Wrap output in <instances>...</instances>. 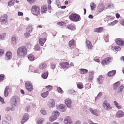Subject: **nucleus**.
<instances>
[{"label":"nucleus","instance_id":"obj_1","mask_svg":"<svg viewBox=\"0 0 124 124\" xmlns=\"http://www.w3.org/2000/svg\"><path fill=\"white\" fill-rule=\"evenodd\" d=\"M27 54L26 48L24 46L19 47L17 50V54L18 57H24Z\"/></svg>","mask_w":124,"mask_h":124},{"label":"nucleus","instance_id":"obj_2","mask_svg":"<svg viewBox=\"0 0 124 124\" xmlns=\"http://www.w3.org/2000/svg\"><path fill=\"white\" fill-rule=\"evenodd\" d=\"M31 13L34 15L38 16L40 13L39 7L36 5H34L31 8Z\"/></svg>","mask_w":124,"mask_h":124},{"label":"nucleus","instance_id":"obj_3","mask_svg":"<svg viewBox=\"0 0 124 124\" xmlns=\"http://www.w3.org/2000/svg\"><path fill=\"white\" fill-rule=\"evenodd\" d=\"M69 19L71 21L76 22L81 20L80 16L76 14L72 13L69 16Z\"/></svg>","mask_w":124,"mask_h":124},{"label":"nucleus","instance_id":"obj_4","mask_svg":"<svg viewBox=\"0 0 124 124\" xmlns=\"http://www.w3.org/2000/svg\"><path fill=\"white\" fill-rule=\"evenodd\" d=\"M113 60V58L111 57L106 58L103 59L102 62L101 64L104 65L108 64L110 62H111Z\"/></svg>","mask_w":124,"mask_h":124},{"label":"nucleus","instance_id":"obj_5","mask_svg":"<svg viewBox=\"0 0 124 124\" xmlns=\"http://www.w3.org/2000/svg\"><path fill=\"white\" fill-rule=\"evenodd\" d=\"M25 87L27 90L29 91H31L33 89L31 83L30 82L27 81L25 83Z\"/></svg>","mask_w":124,"mask_h":124},{"label":"nucleus","instance_id":"obj_6","mask_svg":"<svg viewBox=\"0 0 124 124\" xmlns=\"http://www.w3.org/2000/svg\"><path fill=\"white\" fill-rule=\"evenodd\" d=\"M102 106L106 109L109 110L112 108L110 105L106 101H104L103 103Z\"/></svg>","mask_w":124,"mask_h":124},{"label":"nucleus","instance_id":"obj_7","mask_svg":"<svg viewBox=\"0 0 124 124\" xmlns=\"http://www.w3.org/2000/svg\"><path fill=\"white\" fill-rule=\"evenodd\" d=\"M18 101L19 99L17 96H14L11 98L10 102L11 103H13L15 105Z\"/></svg>","mask_w":124,"mask_h":124},{"label":"nucleus","instance_id":"obj_8","mask_svg":"<svg viewBox=\"0 0 124 124\" xmlns=\"http://www.w3.org/2000/svg\"><path fill=\"white\" fill-rule=\"evenodd\" d=\"M115 42L118 45L121 46H124V41L122 39L120 38L116 39L115 40Z\"/></svg>","mask_w":124,"mask_h":124},{"label":"nucleus","instance_id":"obj_9","mask_svg":"<svg viewBox=\"0 0 124 124\" xmlns=\"http://www.w3.org/2000/svg\"><path fill=\"white\" fill-rule=\"evenodd\" d=\"M64 123L65 124H72V122L70 117L68 116H66L65 118Z\"/></svg>","mask_w":124,"mask_h":124},{"label":"nucleus","instance_id":"obj_10","mask_svg":"<svg viewBox=\"0 0 124 124\" xmlns=\"http://www.w3.org/2000/svg\"><path fill=\"white\" fill-rule=\"evenodd\" d=\"M29 117V116L28 114H24L21 122V124H23L28 119Z\"/></svg>","mask_w":124,"mask_h":124},{"label":"nucleus","instance_id":"obj_11","mask_svg":"<svg viewBox=\"0 0 124 124\" xmlns=\"http://www.w3.org/2000/svg\"><path fill=\"white\" fill-rule=\"evenodd\" d=\"M12 55V53L10 51H7L6 53L5 59L6 60H8L10 59Z\"/></svg>","mask_w":124,"mask_h":124},{"label":"nucleus","instance_id":"obj_12","mask_svg":"<svg viewBox=\"0 0 124 124\" xmlns=\"http://www.w3.org/2000/svg\"><path fill=\"white\" fill-rule=\"evenodd\" d=\"M7 15H3L0 18V22L2 23H5L7 22Z\"/></svg>","mask_w":124,"mask_h":124},{"label":"nucleus","instance_id":"obj_13","mask_svg":"<svg viewBox=\"0 0 124 124\" xmlns=\"http://www.w3.org/2000/svg\"><path fill=\"white\" fill-rule=\"evenodd\" d=\"M47 67V65L45 62H42L39 65V69L40 70H43L46 68Z\"/></svg>","mask_w":124,"mask_h":124},{"label":"nucleus","instance_id":"obj_14","mask_svg":"<svg viewBox=\"0 0 124 124\" xmlns=\"http://www.w3.org/2000/svg\"><path fill=\"white\" fill-rule=\"evenodd\" d=\"M120 85V82L118 81L115 83L113 84V89L116 90L117 89Z\"/></svg>","mask_w":124,"mask_h":124},{"label":"nucleus","instance_id":"obj_15","mask_svg":"<svg viewBox=\"0 0 124 124\" xmlns=\"http://www.w3.org/2000/svg\"><path fill=\"white\" fill-rule=\"evenodd\" d=\"M124 115V113L122 111L120 110L116 113V116L118 117L123 116Z\"/></svg>","mask_w":124,"mask_h":124},{"label":"nucleus","instance_id":"obj_16","mask_svg":"<svg viewBox=\"0 0 124 124\" xmlns=\"http://www.w3.org/2000/svg\"><path fill=\"white\" fill-rule=\"evenodd\" d=\"M104 80V77L102 75H100L97 79V81L99 84H101Z\"/></svg>","mask_w":124,"mask_h":124},{"label":"nucleus","instance_id":"obj_17","mask_svg":"<svg viewBox=\"0 0 124 124\" xmlns=\"http://www.w3.org/2000/svg\"><path fill=\"white\" fill-rule=\"evenodd\" d=\"M71 101L70 99H66L65 100V103L69 108L70 107L71 105Z\"/></svg>","mask_w":124,"mask_h":124},{"label":"nucleus","instance_id":"obj_18","mask_svg":"<svg viewBox=\"0 0 124 124\" xmlns=\"http://www.w3.org/2000/svg\"><path fill=\"white\" fill-rule=\"evenodd\" d=\"M47 10V6L46 5H44L41 7V11L42 13H46Z\"/></svg>","mask_w":124,"mask_h":124},{"label":"nucleus","instance_id":"obj_19","mask_svg":"<svg viewBox=\"0 0 124 124\" xmlns=\"http://www.w3.org/2000/svg\"><path fill=\"white\" fill-rule=\"evenodd\" d=\"M60 65L63 68H68L69 64L67 62H61L60 63Z\"/></svg>","mask_w":124,"mask_h":124},{"label":"nucleus","instance_id":"obj_20","mask_svg":"<svg viewBox=\"0 0 124 124\" xmlns=\"http://www.w3.org/2000/svg\"><path fill=\"white\" fill-rule=\"evenodd\" d=\"M86 46L89 49H92L93 46L92 45L91 42L88 40L86 41Z\"/></svg>","mask_w":124,"mask_h":124},{"label":"nucleus","instance_id":"obj_21","mask_svg":"<svg viewBox=\"0 0 124 124\" xmlns=\"http://www.w3.org/2000/svg\"><path fill=\"white\" fill-rule=\"evenodd\" d=\"M75 41L73 39L70 40L69 43V46L71 48L73 47L74 46H75Z\"/></svg>","mask_w":124,"mask_h":124},{"label":"nucleus","instance_id":"obj_22","mask_svg":"<svg viewBox=\"0 0 124 124\" xmlns=\"http://www.w3.org/2000/svg\"><path fill=\"white\" fill-rule=\"evenodd\" d=\"M48 106L53 107L55 106V103L54 100L53 99L50 100L48 104Z\"/></svg>","mask_w":124,"mask_h":124},{"label":"nucleus","instance_id":"obj_23","mask_svg":"<svg viewBox=\"0 0 124 124\" xmlns=\"http://www.w3.org/2000/svg\"><path fill=\"white\" fill-rule=\"evenodd\" d=\"M89 110L94 115L96 116H98L99 115V114H98L96 109L93 110L92 108H89Z\"/></svg>","mask_w":124,"mask_h":124},{"label":"nucleus","instance_id":"obj_24","mask_svg":"<svg viewBox=\"0 0 124 124\" xmlns=\"http://www.w3.org/2000/svg\"><path fill=\"white\" fill-rule=\"evenodd\" d=\"M104 9V6L102 4H101L98 7V10L99 12L102 11Z\"/></svg>","mask_w":124,"mask_h":124},{"label":"nucleus","instance_id":"obj_25","mask_svg":"<svg viewBox=\"0 0 124 124\" xmlns=\"http://www.w3.org/2000/svg\"><path fill=\"white\" fill-rule=\"evenodd\" d=\"M116 72V71L115 70L110 71L108 73V76L109 77L113 76L115 74Z\"/></svg>","mask_w":124,"mask_h":124},{"label":"nucleus","instance_id":"obj_26","mask_svg":"<svg viewBox=\"0 0 124 124\" xmlns=\"http://www.w3.org/2000/svg\"><path fill=\"white\" fill-rule=\"evenodd\" d=\"M89 73L90 74L88 77V80L89 81H90L93 78L94 73L93 71H90Z\"/></svg>","mask_w":124,"mask_h":124},{"label":"nucleus","instance_id":"obj_27","mask_svg":"<svg viewBox=\"0 0 124 124\" xmlns=\"http://www.w3.org/2000/svg\"><path fill=\"white\" fill-rule=\"evenodd\" d=\"M103 29V28L102 27H101L95 28L94 30V31L95 32H102Z\"/></svg>","mask_w":124,"mask_h":124},{"label":"nucleus","instance_id":"obj_28","mask_svg":"<svg viewBox=\"0 0 124 124\" xmlns=\"http://www.w3.org/2000/svg\"><path fill=\"white\" fill-rule=\"evenodd\" d=\"M9 89V87L8 86H7L5 89L4 95V96L6 97H7L8 95V91Z\"/></svg>","mask_w":124,"mask_h":124},{"label":"nucleus","instance_id":"obj_29","mask_svg":"<svg viewBox=\"0 0 124 124\" xmlns=\"http://www.w3.org/2000/svg\"><path fill=\"white\" fill-rule=\"evenodd\" d=\"M46 39L45 38H44L43 39H42V38H40L39 39V43L41 46H42L43 45L46 41Z\"/></svg>","mask_w":124,"mask_h":124},{"label":"nucleus","instance_id":"obj_30","mask_svg":"<svg viewBox=\"0 0 124 124\" xmlns=\"http://www.w3.org/2000/svg\"><path fill=\"white\" fill-rule=\"evenodd\" d=\"M33 30V28L31 25H29L26 28L27 31L30 33L32 32Z\"/></svg>","mask_w":124,"mask_h":124},{"label":"nucleus","instance_id":"obj_31","mask_svg":"<svg viewBox=\"0 0 124 124\" xmlns=\"http://www.w3.org/2000/svg\"><path fill=\"white\" fill-rule=\"evenodd\" d=\"M59 108L60 109V111L62 112H64L66 110L64 105L63 104L59 105Z\"/></svg>","mask_w":124,"mask_h":124},{"label":"nucleus","instance_id":"obj_32","mask_svg":"<svg viewBox=\"0 0 124 124\" xmlns=\"http://www.w3.org/2000/svg\"><path fill=\"white\" fill-rule=\"evenodd\" d=\"M88 71V70L86 69H80V73L82 74H86Z\"/></svg>","mask_w":124,"mask_h":124},{"label":"nucleus","instance_id":"obj_33","mask_svg":"<svg viewBox=\"0 0 124 124\" xmlns=\"http://www.w3.org/2000/svg\"><path fill=\"white\" fill-rule=\"evenodd\" d=\"M53 116L56 117L57 119L58 116L59 115V113L58 111H53Z\"/></svg>","mask_w":124,"mask_h":124},{"label":"nucleus","instance_id":"obj_34","mask_svg":"<svg viewBox=\"0 0 124 124\" xmlns=\"http://www.w3.org/2000/svg\"><path fill=\"white\" fill-rule=\"evenodd\" d=\"M28 59L31 61H32L34 59V56L32 54H30L28 56Z\"/></svg>","mask_w":124,"mask_h":124},{"label":"nucleus","instance_id":"obj_35","mask_svg":"<svg viewBox=\"0 0 124 124\" xmlns=\"http://www.w3.org/2000/svg\"><path fill=\"white\" fill-rule=\"evenodd\" d=\"M48 72L46 71L42 73V77L44 79H46L48 76Z\"/></svg>","mask_w":124,"mask_h":124},{"label":"nucleus","instance_id":"obj_36","mask_svg":"<svg viewBox=\"0 0 124 124\" xmlns=\"http://www.w3.org/2000/svg\"><path fill=\"white\" fill-rule=\"evenodd\" d=\"M49 92L48 91L44 92L41 93V96L43 98H45L49 94Z\"/></svg>","mask_w":124,"mask_h":124},{"label":"nucleus","instance_id":"obj_37","mask_svg":"<svg viewBox=\"0 0 124 124\" xmlns=\"http://www.w3.org/2000/svg\"><path fill=\"white\" fill-rule=\"evenodd\" d=\"M15 1V0H10L8 2V6H11L13 5Z\"/></svg>","mask_w":124,"mask_h":124},{"label":"nucleus","instance_id":"obj_38","mask_svg":"<svg viewBox=\"0 0 124 124\" xmlns=\"http://www.w3.org/2000/svg\"><path fill=\"white\" fill-rule=\"evenodd\" d=\"M124 86L123 85H121L117 89V93H120L123 91L124 89Z\"/></svg>","mask_w":124,"mask_h":124},{"label":"nucleus","instance_id":"obj_39","mask_svg":"<svg viewBox=\"0 0 124 124\" xmlns=\"http://www.w3.org/2000/svg\"><path fill=\"white\" fill-rule=\"evenodd\" d=\"M56 119V117H55L53 116H52L49 117V120L50 122H52L55 120Z\"/></svg>","mask_w":124,"mask_h":124},{"label":"nucleus","instance_id":"obj_40","mask_svg":"<svg viewBox=\"0 0 124 124\" xmlns=\"http://www.w3.org/2000/svg\"><path fill=\"white\" fill-rule=\"evenodd\" d=\"M112 49L113 51L115 52L119 51L121 49L120 48L119 46L113 47Z\"/></svg>","mask_w":124,"mask_h":124},{"label":"nucleus","instance_id":"obj_41","mask_svg":"<svg viewBox=\"0 0 124 124\" xmlns=\"http://www.w3.org/2000/svg\"><path fill=\"white\" fill-rule=\"evenodd\" d=\"M44 121V120L42 118H39L38 119L37 121L38 124H42V123Z\"/></svg>","mask_w":124,"mask_h":124},{"label":"nucleus","instance_id":"obj_42","mask_svg":"<svg viewBox=\"0 0 124 124\" xmlns=\"http://www.w3.org/2000/svg\"><path fill=\"white\" fill-rule=\"evenodd\" d=\"M57 24L60 26H63L66 25V23L64 22H58Z\"/></svg>","mask_w":124,"mask_h":124},{"label":"nucleus","instance_id":"obj_43","mask_svg":"<svg viewBox=\"0 0 124 124\" xmlns=\"http://www.w3.org/2000/svg\"><path fill=\"white\" fill-rule=\"evenodd\" d=\"M90 7L92 10L94 9V8L96 7V6L94 3L93 2L90 5Z\"/></svg>","mask_w":124,"mask_h":124},{"label":"nucleus","instance_id":"obj_44","mask_svg":"<svg viewBox=\"0 0 124 124\" xmlns=\"http://www.w3.org/2000/svg\"><path fill=\"white\" fill-rule=\"evenodd\" d=\"M16 38L12 37L11 39V42L13 44H15L16 43Z\"/></svg>","mask_w":124,"mask_h":124},{"label":"nucleus","instance_id":"obj_45","mask_svg":"<svg viewBox=\"0 0 124 124\" xmlns=\"http://www.w3.org/2000/svg\"><path fill=\"white\" fill-rule=\"evenodd\" d=\"M46 88L47 90L50 91L52 89L53 86L51 85H49L46 86Z\"/></svg>","mask_w":124,"mask_h":124},{"label":"nucleus","instance_id":"obj_46","mask_svg":"<svg viewBox=\"0 0 124 124\" xmlns=\"http://www.w3.org/2000/svg\"><path fill=\"white\" fill-rule=\"evenodd\" d=\"M77 86L78 88L80 89H81L83 87V84L82 83H80L77 84Z\"/></svg>","mask_w":124,"mask_h":124},{"label":"nucleus","instance_id":"obj_47","mask_svg":"<svg viewBox=\"0 0 124 124\" xmlns=\"http://www.w3.org/2000/svg\"><path fill=\"white\" fill-rule=\"evenodd\" d=\"M40 112L41 113L44 115H46L47 114L46 111L43 109H42L40 110Z\"/></svg>","mask_w":124,"mask_h":124},{"label":"nucleus","instance_id":"obj_48","mask_svg":"<svg viewBox=\"0 0 124 124\" xmlns=\"http://www.w3.org/2000/svg\"><path fill=\"white\" fill-rule=\"evenodd\" d=\"M5 76L3 74H1L0 75V82L4 80Z\"/></svg>","mask_w":124,"mask_h":124},{"label":"nucleus","instance_id":"obj_49","mask_svg":"<svg viewBox=\"0 0 124 124\" xmlns=\"http://www.w3.org/2000/svg\"><path fill=\"white\" fill-rule=\"evenodd\" d=\"M40 48L39 45L37 44L35 45V50L36 51L39 50Z\"/></svg>","mask_w":124,"mask_h":124},{"label":"nucleus","instance_id":"obj_50","mask_svg":"<svg viewBox=\"0 0 124 124\" xmlns=\"http://www.w3.org/2000/svg\"><path fill=\"white\" fill-rule=\"evenodd\" d=\"M57 90L58 92L61 93H62L63 92L62 90L60 87L57 88Z\"/></svg>","mask_w":124,"mask_h":124},{"label":"nucleus","instance_id":"obj_51","mask_svg":"<svg viewBox=\"0 0 124 124\" xmlns=\"http://www.w3.org/2000/svg\"><path fill=\"white\" fill-rule=\"evenodd\" d=\"M30 107L29 105H27L25 109V110L27 112L29 111L30 110Z\"/></svg>","mask_w":124,"mask_h":124},{"label":"nucleus","instance_id":"obj_52","mask_svg":"<svg viewBox=\"0 0 124 124\" xmlns=\"http://www.w3.org/2000/svg\"><path fill=\"white\" fill-rule=\"evenodd\" d=\"M67 27L70 29L73 30L74 29V27L73 25L72 24H70L68 25L67 26Z\"/></svg>","mask_w":124,"mask_h":124},{"label":"nucleus","instance_id":"obj_53","mask_svg":"<svg viewBox=\"0 0 124 124\" xmlns=\"http://www.w3.org/2000/svg\"><path fill=\"white\" fill-rule=\"evenodd\" d=\"M56 3L58 8H60V1L59 0H56Z\"/></svg>","mask_w":124,"mask_h":124},{"label":"nucleus","instance_id":"obj_54","mask_svg":"<svg viewBox=\"0 0 124 124\" xmlns=\"http://www.w3.org/2000/svg\"><path fill=\"white\" fill-rule=\"evenodd\" d=\"M30 33H28V32H26L24 33L25 38H28L30 36Z\"/></svg>","mask_w":124,"mask_h":124},{"label":"nucleus","instance_id":"obj_55","mask_svg":"<svg viewBox=\"0 0 124 124\" xmlns=\"http://www.w3.org/2000/svg\"><path fill=\"white\" fill-rule=\"evenodd\" d=\"M28 2L30 4H32L34 3L36 0H27Z\"/></svg>","mask_w":124,"mask_h":124},{"label":"nucleus","instance_id":"obj_56","mask_svg":"<svg viewBox=\"0 0 124 124\" xmlns=\"http://www.w3.org/2000/svg\"><path fill=\"white\" fill-rule=\"evenodd\" d=\"M6 36V33H4L2 34H0V39L4 38Z\"/></svg>","mask_w":124,"mask_h":124},{"label":"nucleus","instance_id":"obj_57","mask_svg":"<svg viewBox=\"0 0 124 124\" xmlns=\"http://www.w3.org/2000/svg\"><path fill=\"white\" fill-rule=\"evenodd\" d=\"M102 95V93L101 92H100L99 93V94L95 98V100H96V99L97 98H98V97H100Z\"/></svg>","mask_w":124,"mask_h":124},{"label":"nucleus","instance_id":"obj_58","mask_svg":"<svg viewBox=\"0 0 124 124\" xmlns=\"http://www.w3.org/2000/svg\"><path fill=\"white\" fill-rule=\"evenodd\" d=\"M0 101L2 103H4L5 102L4 101V100L3 98H2L0 96Z\"/></svg>","mask_w":124,"mask_h":124},{"label":"nucleus","instance_id":"obj_59","mask_svg":"<svg viewBox=\"0 0 124 124\" xmlns=\"http://www.w3.org/2000/svg\"><path fill=\"white\" fill-rule=\"evenodd\" d=\"M4 53V51L3 49H0V55H2Z\"/></svg>","mask_w":124,"mask_h":124},{"label":"nucleus","instance_id":"obj_60","mask_svg":"<svg viewBox=\"0 0 124 124\" xmlns=\"http://www.w3.org/2000/svg\"><path fill=\"white\" fill-rule=\"evenodd\" d=\"M51 68L52 69H54L55 67V64L52 63L51 65Z\"/></svg>","mask_w":124,"mask_h":124},{"label":"nucleus","instance_id":"obj_61","mask_svg":"<svg viewBox=\"0 0 124 124\" xmlns=\"http://www.w3.org/2000/svg\"><path fill=\"white\" fill-rule=\"evenodd\" d=\"M120 23L122 25L124 26V19L120 21Z\"/></svg>","mask_w":124,"mask_h":124},{"label":"nucleus","instance_id":"obj_62","mask_svg":"<svg viewBox=\"0 0 124 124\" xmlns=\"http://www.w3.org/2000/svg\"><path fill=\"white\" fill-rule=\"evenodd\" d=\"M11 109V108L9 107H8L6 108V110L7 111H9Z\"/></svg>","mask_w":124,"mask_h":124},{"label":"nucleus","instance_id":"obj_63","mask_svg":"<svg viewBox=\"0 0 124 124\" xmlns=\"http://www.w3.org/2000/svg\"><path fill=\"white\" fill-rule=\"evenodd\" d=\"M23 14L22 12H21L19 11L18 12V16H23Z\"/></svg>","mask_w":124,"mask_h":124},{"label":"nucleus","instance_id":"obj_64","mask_svg":"<svg viewBox=\"0 0 124 124\" xmlns=\"http://www.w3.org/2000/svg\"><path fill=\"white\" fill-rule=\"evenodd\" d=\"M81 123L80 121L78 120L75 122L74 124H80Z\"/></svg>","mask_w":124,"mask_h":124}]
</instances>
